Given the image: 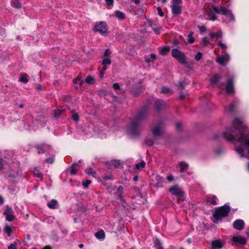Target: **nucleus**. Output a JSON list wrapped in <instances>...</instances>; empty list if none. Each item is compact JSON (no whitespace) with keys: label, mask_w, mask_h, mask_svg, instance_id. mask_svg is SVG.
I'll return each mask as SVG.
<instances>
[{"label":"nucleus","mask_w":249,"mask_h":249,"mask_svg":"<svg viewBox=\"0 0 249 249\" xmlns=\"http://www.w3.org/2000/svg\"><path fill=\"white\" fill-rule=\"evenodd\" d=\"M233 126L236 129L239 130L240 133V137L238 138V141L242 144L247 147L248 149V154H249V138L241 132L242 129H244L245 126L243 125V121L240 119H235L233 122Z\"/></svg>","instance_id":"1"},{"label":"nucleus","mask_w":249,"mask_h":249,"mask_svg":"<svg viewBox=\"0 0 249 249\" xmlns=\"http://www.w3.org/2000/svg\"><path fill=\"white\" fill-rule=\"evenodd\" d=\"M139 123L132 120L130 125L127 126V132L131 136L136 137L140 135L141 131Z\"/></svg>","instance_id":"2"},{"label":"nucleus","mask_w":249,"mask_h":249,"mask_svg":"<svg viewBox=\"0 0 249 249\" xmlns=\"http://www.w3.org/2000/svg\"><path fill=\"white\" fill-rule=\"evenodd\" d=\"M148 112V105H145L139 110L137 115L132 120L135 122L140 123L146 118Z\"/></svg>","instance_id":"3"},{"label":"nucleus","mask_w":249,"mask_h":249,"mask_svg":"<svg viewBox=\"0 0 249 249\" xmlns=\"http://www.w3.org/2000/svg\"><path fill=\"white\" fill-rule=\"evenodd\" d=\"M230 208L227 205L217 208L215 209L214 213L213 214V216L216 220L219 219L222 217L227 216L230 212Z\"/></svg>","instance_id":"4"},{"label":"nucleus","mask_w":249,"mask_h":249,"mask_svg":"<svg viewBox=\"0 0 249 249\" xmlns=\"http://www.w3.org/2000/svg\"><path fill=\"white\" fill-rule=\"evenodd\" d=\"M169 192L173 196H176L178 200H185L184 192L178 185L172 186L169 189Z\"/></svg>","instance_id":"5"},{"label":"nucleus","mask_w":249,"mask_h":249,"mask_svg":"<svg viewBox=\"0 0 249 249\" xmlns=\"http://www.w3.org/2000/svg\"><path fill=\"white\" fill-rule=\"evenodd\" d=\"M94 31L99 33L101 35L107 33V23L104 21L97 22L94 27Z\"/></svg>","instance_id":"6"},{"label":"nucleus","mask_w":249,"mask_h":249,"mask_svg":"<svg viewBox=\"0 0 249 249\" xmlns=\"http://www.w3.org/2000/svg\"><path fill=\"white\" fill-rule=\"evenodd\" d=\"M172 56L177 59L180 63H186V57L183 53L178 49H173L172 51Z\"/></svg>","instance_id":"7"},{"label":"nucleus","mask_w":249,"mask_h":249,"mask_svg":"<svg viewBox=\"0 0 249 249\" xmlns=\"http://www.w3.org/2000/svg\"><path fill=\"white\" fill-rule=\"evenodd\" d=\"M213 10L218 14H222L225 15L229 16L231 19L232 20L234 18L233 15L231 13V11L224 7H221L219 9L216 7H213Z\"/></svg>","instance_id":"8"},{"label":"nucleus","mask_w":249,"mask_h":249,"mask_svg":"<svg viewBox=\"0 0 249 249\" xmlns=\"http://www.w3.org/2000/svg\"><path fill=\"white\" fill-rule=\"evenodd\" d=\"M168 108V105L162 100L157 101V114L163 113Z\"/></svg>","instance_id":"9"},{"label":"nucleus","mask_w":249,"mask_h":249,"mask_svg":"<svg viewBox=\"0 0 249 249\" xmlns=\"http://www.w3.org/2000/svg\"><path fill=\"white\" fill-rule=\"evenodd\" d=\"M35 147L38 150V153L39 154L45 153L46 151H48L51 148V146L44 144H36Z\"/></svg>","instance_id":"10"},{"label":"nucleus","mask_w":249,"mask_h":249,"mask_svg":"<svg viewBox=\"0 0 249 249\" xmlns=\"http://www.w3.org/2000/svg\"><path fill=\"white\" fill-rule=\"evenodd\" d=\"M142 87L141 82L134 85L131 89V92L136 97L142 92Z\"/></svg>","instance_id":"11"},{"label":"nucleus","mask_w":249,"mask_h":249,"mask_svg":"<svg viewBox=\"0 0 249 249\" xmlns=\"http://www.w3.org/2000/svg\"><path fill=\"white\" fill-rule=\"evenodd\" d=\"M231 241L235 245H245L247 243L246 238L241 236H233Z\"/></svg>","instance_id":"12"},{"label":"nucleus","mask_w":249,"mask_h":249,"mask_svg":"<svg viewBox=\"0 0 249 249\" xmlns=\"http://www.w3.org/2000/svg\"><path fill=\"white\" fill-rule=\"evenodd\" d=\"M157 137L161 136L164 132V123L162 121H160L158 122V125H157Z\"/></svg>","instance_id":"13"},{"label":"nucleus","mask_w":249,"mask_h":249,"mask_svg":"<svg viewBox=\"0 0 249 249\" xmlns=\"http://www.w3.org/2000/svg\"><path fill=\"white\" fill-rule=\"evenodd\" d=\"M245 222L241 219L236 220L233 224V227L237 230H242L244 229Z\"/></svg>","instance_id":"14"},{"label":"nucleus","mask_w":249,"mask_h":249,"mask_svg":"<svg viewBox=\"0 0 249 249\" xmlns=\"http://www.w3.org/2000/svg\"><path fill=\"white\" fill-rule=\"evenodd\" d=\"M226 92L229 94H231L234 92V88L233 81L231 80H230L228 81L226 87Z\"/></svg>","instance_id":"15"},{"label":"nucleus","mask_w":249,"mask_h":249,"mask_svg":"<svg viewBox=\"0 0 249 249\" xmlns=\"http://www.w3.org/2000/svg\"><path fill=\"white\" fill-rule=\"evenodd\" d=\"M224 245V243H223L220 240H216L213 241L212 243V246L213 249H221Z\"/></svg>","instance_id":"16"},{"label":"nucleus","mask_w":249,"mask_h":249,"mask_svg":"<svg viewBox=\"0 0 249 249\" xmlns=\"http://www.w3.org/2000/svg\"><path fill=\"white\" fill-rule=\"evenodd\" d=\"M172 13L175 15H178L181 13V6L180 4H173L172 5Z\"/></svg>","instance_id":"17"},{"label":"nucleus","mask_w":249,"mask_h":249,"mask_svg":"<svg viewBox=\"0 0 249 249\" xmlns=\"http://www.w3.org/2000/svg\"><path fill=\"white\" fill-rule=\"evenodd\" d=\"M228 56H222L221 57H217L216 58V61L220 65L225 66L226 65L228 61Z\"/></svg>","instance_id":"18"},{"label":"nucleus","mask_w":249,"mask_h":249,"mask_svg":"<svg viewBox=\"0 0 249 249\" xmlns=\"http://www.w3.org/2000/svg\"><path fill=\"white\" fill-rule=\"evenodd\" d=\"M21 0H11V6L16 9H20L21 7Z\"/></svg>","instance_id":"19"},{"label":"nucleus","mask_w":249,"mask_h":249,"mask_svg":"<svg viewBox=\"0 0 249 249\" xmlns=\"http://www.w3.org/2000/svg\"><path fill=\"white\" fill-rule=\"evenodd\" d=\"M95 236L98 239L103 240L105 238V232L103 230H100L95 233Z\"/></svg>","instance_id":"20"},{"label":"nucleus","mask_w":249,"mask_h":249,"mask_svg":"<svg viewBox=\"0 0 249 249\" xmlns=\"http://www.w3.org/2000/svg\"><path fill=\"white\" fill-rule=\"evenodd\" d=\"M78 166V163H73L70 168V174L71 175H75L77 171L76 167Z\"/></svg>","instance_id":"21"},{"label":"nucleus","mask_w":249,"mask_h":249,"mask_svg":"<svg viewBox=\"0 0 249 249\" xmlns=\"http://www.w3.org/2000/svg\"><path fill=\"white\" fill-rule=\"evenodd\" d=\"M222 36H223L222 33L221 31H219V32H218L217 33L213 32V33H210V37L211 39H213L214 38H221V37H222Z\"/></svg>","instance_id":"22"},{"label":"nucleus","mask_w":249,"mask_h":249,"mask_svg":"<svg viewBox=\"0 0 249 249\" xmlns=\"http://www.w3.org/2000/svg\"><path fill=\"white\" fill-rule=\"evenodd\" d=\"M57 204V201L55 199H52L50 202L47 203L48 207L52 209L56 208V205Z\"/></svg>","instance_id":"23"},{"label":"nucleus","mask_w":249,"mask_h":249,"mask_svg":"<svg viewBox=\"0 0 249 249\" xmlns=\"http://www.w3.org/2000/svg\"><path fill=\"white\" fill-rule=\"evenodd\" d=\"M179 166L180 167L179 171L182 173L188 167V164L185 161H181L179 162Z\"/></svg>","instance_id":"24"},{"label":"nucleus","mask_w":249,"mask_h":249,"mask_svg":"<svg viewBox=\"0 0 249 249\" xmlns=\"http://www.w3.org/2000/svg\"><path fill=\"white\" fill-rule=\"evenodd\" d=\"M206 202H210L212 204L215 205L217 204L216 196H213L211 197H207L206 198Z\"/></svg>","instance_id":"25"},{"label":"nucleus","mask_w":249,"mask_h":249,"mask_svg":"<svg viewBox=\"0 0 249 249\" xmlns=\"http://www.w3.org/2000/svg\"><path fill=\"white\" fill-rule=\"evenodd\" d=\"M64 109H57L54 111V117L55 119H58L60 117V115L64 113Z\"/></svg>","instance_id":"26"},{"label":"nucleus","mask_w":249,"mask_h":249,"mask_svg":"<svg viewBox=\"0 0 249 249\" xmlns=\"http://www.w3.org/2000/svg\"><path fill=\"white\" fill-rule=\"evenodd\" d=\"M161 92L165 94H170L172 93V90L169 88L163 87L161 89Z\"/></svg>","instance_id":"27"},{"label":"nucleus","mask_w":249,"mask_h":249,"mask_svg":"<svg viewBox=\"0 0 249 249\" xmlns=\"http://www.w3.org/2000/svg\"><path fill=\"white\" fill-rule=\"evenodd\" d=\"M7 162L2 158H0V173H3L4 167L6 165Z\"/></svg>","instance_id":"28"},{"label":"nucleus","mask_w":249,"mask_h":249,"mask_svg":"<svg viewBox=\"0 0 249 249\" xmlns=\"http://www.w3.org/2000/svg\"><path fill=\"white\" fill-rule=\"evenodd\" d=\"M85 82L88 84L91 85L95 82V80L92 76L88 75L85 80Z\"/></svg>","instance_id":"29"},{"label":"nucleus","mask_w":249,"mask_h":249,"mask_svg":"<svg viewBox=\"0 0 249 249\" xmlns=\"http://www.w3.org/2000/svg\"><path fill=\"white\" fill-rule=\"evenodd\" d=\"M115 16L119 19L123 20L125 18L124 14L120 11H117L116 12Z\"/></svg>","instance_id":"30"},{"label":"nucleus","mask_w":249,"mask_h":249,"mask_svg":"<svg viewBox=\"0 0 249 249\" xmlns=\"http://www.w3.org/2000/svg\"><path fill=\"white\" fill-rule=\"evenodd\" d=\"M170 51L169 47H164L160 49V53L161 55L166 54Z\"/></svg>","instance_id":"31"},{"label":"nucleus","mask_w":249,"mask_h":249,"mask_svg":"<svg viewBox=\"0 0 249 249\" xmlns=\"http://www.w3.org/2000/svg\"><path fill=\"white\" fill-rule=\"evenodd\" d=\"M71 117L73 120L75 122H78L79 121V116L78 114L73 111H71Z\"/></svg>","instance_id":"32"},{"label":"nucleus","mask_w":249,"mask_h":249,"mask_svg":"<svg viewBox=\"0 0 249 249\" xmlns=\"http://www.w3.org/2000/svg\"><path fill=\"white\" fill-rule=\"evenodd\" d=\"M209 43V39L207 37H205L201 39L200 44L203 47L207 46Z\"/></svg>","instance_id":"33"},{"label":"nucleus","mask_w":249,"mask_h":249,"mask_svg":"<svg viewBox=\"0 0 249 249\" xmlns=\"http://www.w3.org/2000/svg\"><path fill=\"white\" fill-rule=\"evenodd\" d=\"M34 175L35 177H36L38 178H42L43 176L42 174L39 171V169L37 167L35 168Z\"/></svg>","instance_id":"34"},{"label":"nucleus","mask_w":249,"mask_h":249,"mask_svg":"<svg viewBox=\"0 0 249 249\" xmlns=\"http://www.w3.org/2000/svg\"><path fill=\"white\" fill-rule=\"evenodd\" d=\"M13 213V211L12 209L9 207L8 206H6V208L3 213V214L4 215H9V214H12V213Z\"/></svg>","instance_id":"35"},{"label":"nucleus","mask_w":249,"mask_h":249,"mask_svg":"<svg viewBox=\"0 0 249 249\" xmlns=\"http://www.w3.org/2000/svg\"><path fill=\"white\" fill-rule=\"evenodd\" d=\"M124 191V187L120 186L117 190L116 194L119 198H121Z\"/></svg>","instance_id":"36"},{"label":"nucleus","mask_w":249,"mask_h":249,"mask_svg":"<svg viewBox=\"0 0 249 249\" xmlns=\"http://www.w3.org/2000/svg\"><path fill=\"white\" fill-rule=\"evenodd\" d=\"M103 59L102 60V64L103 65H110L111 64V60L107 57H103Z\"/></svg>","instance_id":"37"},{"label":"nucleus","mask_w":249,"mask_h":249,"mask_svg":"<svg viewBox=\"0 0 249 249\" xmlns=\"http://www.w3.org/2000/svg\"><path fill=\"white\" fill-rule=\"evenodd\" d=\"M27 77H28V76H27V74H24L20 78L19 81L24 83H27L28 82V79Z\"/></svg>","instance_id":"38"},{"label":"nucleus","mask_w":249,"mask_h":249,"mask_svg":"<svg viewBox=\"0 0 249 249\" xmlns=\"http://www.w3.org/2000/svg\"><path fill=\"white\" fill-rule=\"evenodd\" d=\"M4 231L6 233H7L8 235L10 236L12 232V230L10 226H6L4 229Z\"/></svg>","instance_id":"39"},{"label":"nucleus","mask_w":249,"mask_h":249,"mask_svg":"<svg viewBox=\"0 0 249 249\" xmlns=\"http://www.w3.org/2000/svg\"><path fill=\"white\" fill-rule=\"evenodd\" d=\"M111 53V51L109 49H106V50L104 53L103 56H102L101 57L102 58H103V57H107L108 58V57H110Z\"/></svg>","instance_id":"40"},{"label":"nucleus","mask_w":249,"mask_h":249,"mask_svg":"<svg viewBox=\"0 0 249 249\" xmlns=\"http://www.w3.org/2000/svg\"><path fill=\"white\" fill-rule=\"evenodd\" d=\"M145 165V163L144 161H142L140 163H138L135 164V168L137 169H139L141 167L143 168Z\"/></svg>","instance_id":"41"},{"label":"nucleus","mask_w":249,"mask_h":249,"mask_svg":"<svg viewBox=\"0 0 249 249\" xmlns=\"http://www.w3.org/2000/svg\"><path fill=\"white\" fill-rule=\"evenodd\" d=\"M86 173L89 175H94L96 174V172L93 171V169L91 167H89L86 170Z\"/></svg>","instance_id":"42"},{"label":"nucleus","mask_w":249,"mask_h":249,"mask_svg":"<svg viewBox=\"0 0 249 249\" xmlns=\"http://www.w3.org/2000/svg\"><path fill=\"white\" fill-rule=\"evenodd\" d=\"M193 33L192 32H190V34L188 36V41L190 43H192L194 42L195 39L193 36Z\"/></svg>","instance_id":"43"},{"label":"nucleus","mask_w":249,"mask_h":249,"mask_svg":"<svg viewBox=\"0 0 249 249\" xmlns=\"http://www.w3.org/2000/svg\"><path fill=\"white\" fill-rule=\"evenodd\" d=\"M218 45L224 51H225L227 48V46L225 44L223 43L221 41H219L218 42Z\"/></svg>","instance_id":"44"},{"label":"nucleus","mask_w":249,"mask_h":249,"mask_svg":"<svg viewBox=\"0 0 249 249\" xmlns=\"http://www.w3.org/2000/svg\"><path fill=\"white\" fill-rule=\"evenodd\" d=\"M5 216L6 220L9 222L12 221L15 217V216L13 214L6 215Z\"/></svg>","instance_id":"45"},{"label":"nucleus","mask_w":249,"mask_h":249,"mask_svg":"<svg viewBox=\"0 0 249 249\" xmlns=\"http://www.w3.org/2000/svg\"><path fill=\"white\" fill-rule=\"evenodd\" d=\"M112 165L116 168H119L120 166V161L118 160H114L113 161H112Z\"/></svg>","instance_id":"46"},{"label":"nucleus","mask_w":249,"mask_h":249,"mask_svg":"<svg viewBox=\"0 0 249 249\" xmlns=\"http://www.w3.org/2000/svg\"><path fill=\"white\" fill-rule=\"evenodd\" d=\"M237 151L241 157L244 156V151L241 146L237 148Z\"/></svg>","instance_id":"47"},{"label":"nucleus","mask_w":249,"mask_h":249,"mask_svg":"<svg viewBox=\"0 0 249 249\" xmlns=\"http://www.w3.org/2000/svg\"><path fill=\"white\" fill-rule=\"evenodd\" d=\"M220 77L217 75H214L211 78V81L212 83H215L220 79Z\"/></svg>","instance_id":"48"},{"label":"nucleus","mask_w":249,"mask_h":249,"mask_svg":"<svg viewBox=\"0 0 249 249\" xmlns=\"http://www.w3.org/2000/svg\"><path fill=\"white\" fill-rule=\"evenodd\" d=\"M90 183L91 181L90 180L87 179L85 181H83L82 182V185L84 188H87Z\"/></svg>","instance_id":"49"},{"label":"nucleus","mask_w":249,"mask_h":249,"mask_svg":"<svg viewBox=\"0 0 249 249\" xmlns=\"http://www.w3.org/2000/svg\"><path fill=\"white\" fill-rule=\"evenodd\" d=\"M45 161L47 163L53 164L54 162V159L53 157L47 158L45 160Z\"/></svg>","instance_id":"50"},{"label":"nucleus","mask_w":249,"mask_h":249,"mask_svg":"<svg viewBox=\"0 0 249 249\" xmlns=\"http://www.w3.org/2000/svg\"><path fill=\"white\" fill-rule=\"evenodd\" d=\"M210 19L212 20H214L216 19V16L213 13L211 12L209 15Z\"/></svg>","instance_id":"51"},{"label":"nucleus","mask_w":249,"mask_h":249,"mask_svg":"<svg viewBox=\"0 0 249 249\" xmlns=\"http://www.w3.org/2000/svg\"><path fill=\"white\" fill-rule=\"evenodd\" d=\"M152 133L154 137H156V125L152 124L151 126Z\"/></svg>","instance_id":"52"},{"label":"nucleus","mask_w":249,"mask_h":249,"mask_svg":"<svg viewBox=\"0 0 249 249\" xmlns=\"http://www.w3.org/2000/svg\"><path fill=\"white\" fill-rule=\"evenodd\" d=\"M202 54L200 52H198L197 53V54H196V55L195 56L196 60L197 61H198L200 59H201V58L202 57Z\"/></svg>","instance_id":"53"},{"label":"nucleus","mask_w":249,"mask_h":249,"mask_svg":"<svg viewBox=\"0 0 249 249\" xmlns=\"http://www.w3.org/2000/svg\"><path fill=\"white\" fill-rule=\"evenodd\" d=\"M113 88L116 90H120V86L118 83H115L113 85Z\"/></svg>","instance_id":"54"},{"label":"nucleus","mask_w":249,"mask_h":249,"mask_svg":"<svg viewBox=\"0 0 249 249\" xmlns=\"http://www.w3.org/2000/svg\"><path fill=\"white\" fill-rule=\"evenodd\" d=\"M145 143L147 145L151 146L154 143L153 141L151 140L146 139L145 140Z\"/></svg>","instance_id":"55"},{"label":"nucleus","mask_w":249,"mask_h":249,"mask_svg":"<svg viewBox=\"0 0 249 249\" xmlns=\"http://www.w3.org/2000/svg\"><path fill=\"white\" fill-rule=\"evenodd\" d=\"M235 107V105L234 104H231L230 106H229V111L230 112H232L234 108Z\"/></svg>","instance_id":"56"},{"label":"nucleus","mask_w":249,"mask_h":249,"mask_svg":"<svg viewBox=\"0 0 249 249\" xmlns=\"http://www.w3.org/2000/svg\"><path fill=\"white\" fill-rule=\"evenodd\" d=\"M157 10L158 11V14L160 17H163L164 15V13L162 11L161 8L160 7H158L157 8Z\"/></svg>","instance_id":"57"},{"label":"nucleus","mask_w":249,"mask_h":249,"mask_svg":"<svg viewBox=\"0 0 249 249\" xmlns=\"http://www.w3.org/2000/svg\"><path fill=\"white\" fill-rule=\"evenodd\" d=\"M182 3V0H172V4H180Z\"/></svg>","instance_id":"58"},{"label":"nucleus","mask_w":249,"mask_h":249,"mask_svg":"<svg viewBox=\"0 0 249 249\" xmlns=\"http://www.w3.org/2000/svg\"><path fill=\"white\" fill-rule=\"evenodd\" d=\"M106 4L108 6L113 5L114 0H105Z\"/></svg>","instance_id":"59"},{"label":"nucleus","mask_w":249,"mask_h":249,"mask_svg":"<svg viewBox=\"0 0 249 249\" xmlns=\"http://www.w3.org/2000/svg\"><path fill=\"white\" fill-rule=\"evenodd\" d=\"M157 249H163L161 244L157 240Z\"/></svg>","instance_id":"60"},{"label":"nucleus","mask_w":249,"mask_h":249,"mask_svg":"<svg viewBox=\"0 0 249 249\" xmlns=\"http://www.w3.org/2000/svg\"><path fill=\"white\" fill-rule=\"evenodd\" d=\"M112 176H105L103 177V179L105 181H107L108 179H112Z\"/></svg>","instance_id":"61"},{"label":"nucleus","mask_w":249,"mask_h":249,"mask_svg":"<svg viewBox=\"0 0 249 249\" xmlns=\"http://www.w3.org/2000/svg\"><path fill=\"white\" fill-rule=\"evenodd\" d=\"M8 249H17L16 245L13 244H11L8 247Z\"/></svg>","instance_id":"62"},{"label":"nucleus","mask_w":249,"mask_h":249,"mask_svg":"<svg viewBox=\"0 0 249 249\" xmlns=\"http://www.w3.org/2000/svg\"><path fill=\"white\" fill-rule=\"evenodd\" d=\"M78 210L82 212V213H84L87 211V209L85 207L81 206L79 208Z\"/></svg>","instance_id":"63"},{"label":"nucleus","mask_w":249,"mask_h":249,"mask_svg":"<svg viewBox=\"0 0 249 249\" xmlns=\"http://www.w3.org/2000/svg\"><path fill=\"white\" fill-rule=\"evenodd\" d=\"M81 80V77L79 76H78L75 79L73 80V83L74 84H77L78 81H80Z\"/></svg>","instance_id":"64"}]
</instances>
